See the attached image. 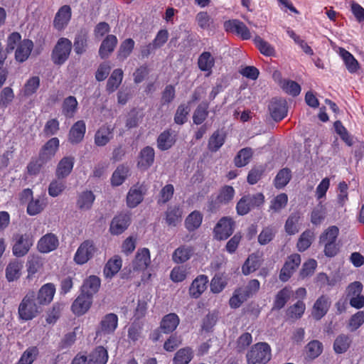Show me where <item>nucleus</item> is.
<instances>
[{"label": "nucleus", "mask_w": 364, "mask_h": 364, "mask_svg": "<svg viewBox=\"0 0 364 364\" xmlns=\"http://www.w3.org/2000/svg\"><path fill=\"white\" fill-rule=\"evenodd\" d=\"M71 18V9L69 6H63L56 13L53 25L54 27L61 31L64 29L68 24Z\"/></svg>", "instance_id": "21"}, {"label": "nucleus", "mask_w": 364, "mask_h": 364, "mask_svg": "<svg viewBox=\"0 0 364 364\" xmlns=\"http://www.w3.org/2000/svg\"><path fill=\"white\" fill-rule=\"evenodd\" d=\"M271 356L270 346L264 342L253 345L246 355L247 364H266L271 359Z\"/></svg>", "instance_id": "3"}, {"label": "nucleus", "mask_w": 364, "mask_h": 364, "mask_svg": "<svg viewBox=\"0 0 364 364\" xmlns=\"http://www.w3.org/2000/svg\"><path fill=\"white\" fill-rule=\"evenodd\" d=\"M182 210L179 207H168L166 212V222L169 226L175 227L181 221Z\"/></svg>", "instance_id": "44"}, {"label": "nucleus", "mask_w": 364, "mask_h": 364, "mask_svg": "<svg viewBox=\"0 0 364 364\" xmlns=\"http://www.w3.org/2000/svg\"><path fill=\"white\" fill-rule=\"evenodd\" d=\"M301 263V257L299 254L290 255L282 268L279 279L282 282H287L296 271Z\"/></svg>", "instance_id": "12"}, {"label": "nucleus", "mask_w": 364, "mask_h": 364, "mask_svg": "<svg viewBox=\"0 0 364 364\" xmlns=\"http://www.w3.org/2000/svg\"><path fill=\"white\" fill-rule=\"evenodd\" d=\"M198 65L201 71L207 72L206 75L209 76L215 65V58L210 52L204 51L198 57Z\"/></svg>", "instance_id": "32"}, {"label": "nucleus", "mask_w": 364, "mask_h": 364, "mask_svg": "<svg viewBox=\"0 0 364 364\" xmlns=\"http://www.w3.org/2000/svg\"><path fill=\"white\" fill-rule=\"evenodd\" d=\"M235 222L231 218H222L214 228L215 235L218 240H225L230 237L233 231Z\"/></svg>", "instance_id": "10"}, {"label": "nucleus", "mask_w": 364, "mask_h": 364, "mask_svg": "<svg viewBox=\"0 0 364 364\" xmlns=\"http://www.w3.org/2000/svg\"><path fill=\"white\" fill-rule=\"evenodd\" d=\"M59 240L56 235L47 233L40 238L37 244V248L42 253H48L58 248Z\"/></svg>", "instance_id": "13"}, {"label": "nucleus", "mask_w": 364, "mask_h": 364, "mask_svg": "<svg viewBox=\"0 0 364 364\" xmlns=\"http://www.w3.org/2000/svg\"><path fill=\"white\" fill-rule=\"evenodd\" d=\"M113 127L102 125L95 134V144L97 146H105L113 137Z\"/></svg>", "instance_id": "25"}, {"label": "nucleus", "mask_w": 364, "mask_h": 364, "mask_svg": "<svg viewBox=\"0 0 364 364\" xmlns=\"http://www.w3.org/2000/svg\"><path fill=\"white\" fill-rule=\"evenodd\" d=\"M118 43L117 38L112 34L107 36L102 41L100 49L99 55L102 58H107L114 50Z\"/></svg>", "instance_id": "29"}, {"label": "nucleus", "mask_w": 364, "mask_h": 364, "mask_svg": "<svg viewBox=\"0 0 364 364\" xmlns=\"http://www.w3.org/2000/svg\"><path fill=\"white\" fill-rule=\"evenodd\" d=\"M193 356L194 352L191 347L182 348L175 353L173 364H188Z\"/></svg>", "instance_id": "38"}, {"label": "nucleus", "mask_w": 364, "mask_h": 364, "mask_svg": "<svg viewBox=\"0 0 364 364\" xmlns=\"http://www.w3.org/2000/svg\"><path fill=\"white\" fill-rule=\"evenodd\" d=\"M43 266V260L38 256H33L28 261V277L31 278L37 273Z\"/></svg>", "instance_id": "60"}, {"label": "nucleus", "mask_w": 364, "mask_h": 364, "mask_svg": "<svg viewBox=\"0 0 364 364\" xmlns=\"http://www.w3.org/2000/svg\"><path fill=\"white\" fill-rule=\"evenodd\" d=\"M148 185L145 182L133 185L127 195V205L130 208H136L144 200L148 191Z\"/></svg>", "instance_id": "7"}, {"label": "nucleus", "mask_w": 364, "mask_h": 364, "mask_svg": "<svg viewBox=\"0 0 364 364\" xmlns=\"http://www.w3.org/2000/svg\"><path fill=\"white\" fill-rule=\"evenodd\" d=\"M260 284L257 279H252L248 284L237 289L242 294L243 299H248L255 295L259 289Z\"/></svg>", "instance_id": "53"}, {"label": "nucleus", "mask_w": 364, "mask_h": 364, "mask_svg": "<svg viewBox=\"0 0 364 364\" xmlns=\"http://www.w3.org/2000/svg\"><path fill=\"white\" fill-rule=\"evenodd\" d=\"M55 293V286L51 283H48L41 287L38 292L36 300L39 305L44 306L50 304Z\"/></svg>", "instance_id": "24"}, {"label": "nucleus", "mask_w": 364, "mask_h": 364, "mask_svg": "<svg viewBox=\"0 0 364 364\" xmlns=\"http://www.w3.org/2000/svg\"><path fill=\"white\" fill-rule=\"evenodd\" d=\"M33 48V43L31 40H23L16 47L15 52V58L19 63L26 61Z\"/></svg>", "instance_id": "26"}, {"label": "nucleus", "mask_w": 364, "mask_h": 364, "mask_svg": "<svg viewBox=\"0 0 364 364\" xmlns=\"http://www.w3.org/2000/svg\"><path fill=\"white\" fill-rule=\"evenodd\" d=\"M225 134L223 131L217 130L211 135L208 141V149L215 152L224 144Z\"/></svg>", "instance_id": "46"}, {"label": "nucleus", "mask_w": 364, "mask_h": 364, "mask_svg": "<svg viewBox=\"0 0 364 364\" xmlns=\"http://www.w3.org/2000/svg\"><path fill=\"white\" fill-rule=\"evenodd\" d=\"M291 179V171L288 168H283L279 171L274 178V186L277 188H284Z\"/></svg>", "instance_id": "57"}, {"label": "nucleus", "mask_w": 364, "mask_h": 364, "mask_svg": "<svg viewBox=\"0 0 364 364\" xmlns=\"http://www.w3.org/2000/svg\"><path fill=\"white\" fill-rule=\"evenodd\" d=\"M208 105L201 104L198 105L193 116V122L196 124H202L208 116Z\"/></svg>", "instance_id": "63"}, {"label": "nucleus", "mask_w": 364, "mask_h": 364, "mask_svg": "<svg viewBox=\"0 0 364 364\" xmlns=\"http://www.w3.org/2000/svg\"><path fill=\"white\" fill-rule=\"evenodd\" d=\"M123 79V71L122 69H115L112 73L107 82V90L113 92L122 83Z\"/></svg>", "instance_id": "48"}, {"label": "nucleus", "mask_w": 364, "mask_h": 364, "mask_svg": "<svg viewBox=\"0 0 364 364\" xmlns=\"http://www.w3.org/2000/svg\"><path fill=\"white\" fill-rule=\"evenodd\" d=\"M130 223V216L121 213L116 215L112 220L109 231L111 234L118 235L124 232Z\"/></svg>", "instance_id": "18"}, {"label": "nucleus", "mask_w": 364, "mask_h": 364, "mask_svg": "<svg viewBox=\"0 0 364 364\" xmlns=\"http://www.w3.org/2000/svg\"><path fill=\"white\" fill-rule=\"evenodd\" d=\"M314 232L309 230L304 231L299 237L297 242L299 251L304 252L311 245L314 239Z\"/></svg>", "instance_id": "55"}, {"label": "nucleus", "mask_w": 364, "mask_h": 364, "mask_svg": "<svg viewBox=\"0 0 364 364\" xmlns=\"http://www.w3.org/2000/svg\"><path fill=\"white\" fill-rule=\"evenodd\" d=\"M269 110L274 121H281L287 114V102L282 99H273L269 105Z\"/></svg>", "instance_id": "15"}, {"label": "nucleus", "mask_w": 364, "mask_h": 364, "mask_svg": "<svg viewBox=\"0 0 364 364\" xmlns=\"http://www.w3.org/2000/svg\"><path fill=\"white\" fill-rule=\"evenodd\" d=\"M255 43L262 54L266 56H274L275 55L274 47L260 37L257 36L255 38Z\"/></svg>", "instance_id": "56"}, {"label": "nucleus", "mask_w": 364, "mask_h": 364, "mask_svg": "<svg viewBox=\"0 0 364 364\" xmlns=\"http://www.w3.org/2000/svg\"><path fill=\"white\" fill-rule=\"evenodd\" d=\"M40 86V78L38 76H34L29 78L23 87V92L25 95L30 96L35 93Z\"/></svg>", "instance_id": "62"}, {"label": "nucleus", "mask_w": 364, "mask_h": 364, "mask_svg": "<svg viewBox=\"0 0 364 364\" xmlns=\"http://www.w3.org/2000/svg\"><path fill=\"white\" fill-rule=\"evenodd\" d=\"M97 250L94 242L91 240H86L77 249L73 260L76 264L82 265L95 256Z\"/></svg>", "instance_id": "5"}, {"label": "nucleus", "mask_w": 364, "mask_h": 364, "mask_svg": "<svg viewBox=\"0 0 364 364\" xmlns=\"http://www.w3.org/2000/svg\"><path fill=\"white\" fill-rule=\"evenodd\" d=\"M100 279L98 277L92 275L86 279L82 287V293L92 298L93 294L98 291L100 287Z\"/></svg>", "instance_id": "35"}, {"label": "nucleus", "mask_w": 364, "mask_h": 364, "mask_svg": "<svg viewBox=\"0 0 364 364\" xmlns=\"http://www.w3.org/2000/svg\"><path fill=\"white\" fill-rule=\"evenodd\" d=\"M264 203V196L261 193L244 196L237 203V213L240 215H245L247 214L252 208L259 207L263 205Z\"/></svg>", "instance_id": "4"}, {"label": "nucleus", "mask_w": 364, "mask_h": 364, "mask_svg": "<svg viewBox=\"0 0 364 364\" xmlns=\"http://www.w3.org/2000/svg\"><path fill=\"white\" fill-rule=\"evenodd\" d=\"M92 304V297L81 293L73 301L71 309L73 312L77 316L85 314L90 308Z\"/></svg>", "instance_id": "19"}, {"label": "nucleus", "mask_w": 364, "mask_h": 364, "mask_svg": "<svg viewBox=\"0 0 364 364\" xmlns=\"http://www.w3.org/2000/svg\"><path fill=\"white\" fill-rule=\"evenodd\" d=\"M38 354V350L36 347L28 348L22 354L17 364H32Z\"/></svg>", "instance_id": "59"}, {"label": "nucleus", "mask_w": 364, "mask_h": 364, "mask_svg": "<svg viewBox=\"0 0 364 364\" xmlns=\"http://www.w3.org/2000/svg\"><path fill=\"white\" fill-rule=\"evenodd\" d=\"M41 312V305L36 302V294L30 291L26 294L19 304L18 314L19 318L30 321L36 318Z\"/></svg>", "instance_id": "2"}, {"label": "nucleus", "mask_w": 364, "mask_h": 364, "mask_svg": "<svg viewBox=\"0 0 364 364\" xmlns=\"http://www.w3.org/2000/svg\"><path fill=\"white\" fill-rule=\"evenodd\" d=\"M72 48V43L70 40L61 38L55 45L53 53L52 60L56 65L63 64L68 58Z\"/></svg>", "instance_id": "8"}, {"label": "nucleus", "mask_w": 364, "mask_h": 364, "mask_svg": "<svg viewBox=\"0 0 364 364\" xmlns=\"http://www.w3.org/2000/svg\"><path fill=\"white\" fill-rule=\"evenodd\" d=\"M122 260L118 255H114L106 263L103 273L106 278H112L122 268Z\"/></svg>", "instance_id": "31"}, {"label": "nucleus", "mask_w": 364, "mask_h": 364, "mask_svg": "<svg viewBox=\"0 0 364 364\" xmlns=\"http://www.w3.org/2000/svg\"><path fill=\"white\" fill-rule=\"evenodd\" d=\"M86 132V124L83 120H78L71 127L68 133V141L72 144L81 142Z\"/></svg>", "instance_id": "20"}, {"label": "nucleus", "mask_w": 364, "mask_h": 364, "mask_svg": "<svg viewBox=\"0 0 364 364\" xmlns=\"http://www.w3.org/2000/svg\"><path fill=\"white\" fill-rule=\"evenodd\" d=\"M282 89L289 95L297 96L301 92L300 85L295 81L284 80L282 85Z\"/></svg>", "instance_id": "61"}, {"label": "nucleus", "mask_w": 364, "mask_h": 364, "mask_svg": "<svg viewBox=\"0 0 364 364\" xmlns=\"http://www.w3.org/2000/svg\"><path fill=\"white\" fill-rule=\"evenodd\" d=\"M288 203V196L286 193H280L275 196L270 201L269 211L274 213H280L281 210L287 206Z\"/></svg>", "instance_id": "47"}, {"label": "nucleus", "mask_w": 364, "mask_h": 364, "mask_svg": "<svg viewBox=\"0 0 364 364\" xmlns=\"http://www.w3.org/2000/svg\"><path fill=\"white\" fill-rule=\"evenodd\" d=\"M194 253V247L189 245H181L173 251L172 260L176 264H183L188 261Z\"/></svg>", "instance_id": "17"}, {"label": "nucleus", "mask_w": 364, "mask_h": 364, "mask_svg": "<svg viewBox=\"0 0 364 364\" xmlns=\"http://www.w3.org/2000/svg\"><path fill=\"white\" fill-rule=\"evenodd\" d=\"M151 263V256L149 250L147 248L139 249L132 262L134 271L144 272Z\"/></svg>", "instance_id": "14"}, {"label": "nucleus", "mask_w": 364, "mask_h": 364, "mask_svg": "<svg viewBox=\"0 0 364 364\" xmlns=\"http://www.w3.org/2000/svg\"><path fill=\"white\" fill-rule=\"evenodd\" d=\"M188 274L187 268L184 266H176L170 272V279L175 283L184 281Z\"/></svg>", "instance_id": "58"}, {"label": "nucleus", "mask_w": 364, "mask_h": 364, "mask_svg": "<svg viewBox=\"0 0 364 364\" xmlns=\"http://www.w3.org/2000/svg\"><path fill=\"white\" fill-rule=\"evenodd\" d=\"M117 326L118 316L113 313L106 314L99 323L95 338L101 340L102 337L113 334Z\"/></svg>", "instance_id": "6"}, {"label": "nucleus", "mask_w": 364, "mask_h": 364, "mask_svg": "<svg viewBox=\"0 0 364 364\" xmlns=\"http://www.w3.org/2000/svg\"><path fill=\"white\" fill-rule=\"evenodd\" d=\"M224 28L225 31L235 33L243 40L251 38L250 30L246 25L237 19H232L225 21Z\"/></svg>", "instance_id": "11"}, {"label": "nucleus", "mask_w": 364, "mask_h": 364, "mask_svg": "<svg viewBox=\"0 0 364 364\" xmlns=\"http://www.w3.org/2000/svg\"><path fill=\"white\" fill-rule=\"evenodd\" d=\"M300 218L299 212H294L288 217L284 225L285 231L288 235H293L299 232Z\"/></svg>", "instance_id": "39"}, {"label": "nucleus", "mask_w": 364, "mask_h": 364, "mask_svg": "<svg viewBox=\"0 0 364 364\" xmlns=\"http://www.w3.org/2000/svg\"><path fill=\"white\" fill-rule=\"evenodd\" d=\"M252 149L251 148L242 149L235 157L234 161L237 167H243L246 166L252 156Z\"/></svg>", "instance_id": "52"}, {"label": "nucleus", "mask_w": 364, "mask_h": 364, "mask_svg": "<svg viewBox=\"0 0 364 364\" xmlns=\"http://www.w3.org/2000/svg\"><path fill=\"white\" fill-rule=\"evenodd\" d=\"M23 264L18 261L11 262L6 269V277L9 282H13L19 278Z\"/></svg>", "instance_id": "49"}, {"label": "nucleus", "mask_w": 364, "mask_h": 364, "mask_svg": "<svg viewBox=\"0 0 364 364\" xmlns=\"http://www.w3.org/2000/svg\"><path fill=\"white\" fill-rule=\"evenodd\" d=\"M260 266V260L257 255L255 254L250 255L245 264L242 267V272L245 275H248L250 273L257 270Z\"/></svg>", "instance_id": "51"}, {"label": "nucleus", "mask_w": 364, "mask_h": 364, "mask_svg": "<svg viewBox=\"0 0 364 364\" xmlns=\"http://www.w3.org/2000/svg\"><path fill=\"white\" fill-rule=\"evenodd\" d=\"M331 302L329 299L326 296H321L315 302L313 309L312 316L317 320L321 319L327 313Z\"/></svg>", "instance_id": "28"}, {"label": "nucleus", "mask_w": 364, "mask_h": 364, "mask_svg": "<svg viewBox=\"0 0 364 364\" xmlns=\"http://www.w3.org/2000/svg\"><path fill=\"white\" fill-rule=\"evenodd\" d=\"M176 134L171 129H166L159 134L157 146L161 151L169 149L176 142Z\"/></svg>", "instance_id": "27"}, {"label": "nucleus", "mask_w": 364, "mask_h": 364, "mask_svg": "<svg viewBox=\"0 0 364 364\" xmlns=\"http://www.w3.org/2000/svg\"><path fill=\"white\" fill-rule=\"evenodd\" d=\"M179 322L178 316L174 313H171L163 317L160 327L165 333H171L177 328Z\"/></svg>", "instance_id": "36"}, {"label": "nucleus", "mask_w": 364, "mask_h": 364, "mask_svg": "<svg viewBox=\"0 0 364 364\" xmlns=\"http://www.w3.org/2000/svg\"><path fill=\"white\" fill-rule=\"evenodd\" d=\"M135 46V42L132 38H127L123 41L117 51V58L120 61H124L132 53Z\"/></svg>", "instance_id": "43"}, {"label": "nucleus", "mask_w": 364, "mask_h": 364, "mask_svg": "<svg viewBox=\"0 0 364 364\" xmlns=\"http://www.w3.org/2000/svg\"><path fill=\"white\" fill-rule=\"evenodd\" d=\"M154 157V149L149 146L144 147L140 152L138 166L141 168L147 169L153 164Z\"/></svg>", "instance_id": "34"}, {"label": "nucleus", "mask_w": 364, "mask_h": 364, "mask_svg": "<svg viewBox=\"0 0 364 364\" xmlns=\"http://www.w3.org/2000/svg\"><path fill=\"white\" fill-rule=\"evenodd\" d=\"M350 345V339L348 336L341 335L336 338L333 344V348L337 353H342L347 350Z\"/></svg>", "instance_id": "64"}, {"label": "nucleus", "mask_w": 364, "mask_h": 364, "mask_svg": "<svg viewBox=\"0 0 364 364\" xmlns=\"http://www.w3.org/2000/svg\"><path fill=\"white\" fill-rule=\"evenodd\" d=\"M327 215L325 205L320 201L313 209L311 213V222L314 225H320L325 220Z\"/></svg>", "instance_id": "42"}, {"label": "nucleus", "mask_w": 364, "mask_h": 364, "mask_svg": "<svg viewBox=\"0 0 364 364\" xmlns=\"http://www.w3.org/2000/svg\"><path fill=\"white\" fill-rule=\"evenodd\" d=\"M128 171L129 169L127 166L123 165L119 166L112 176V185L114 186L122 185L127 176Z\"/></svg>", "instance_id": "54"}, {"label": "nucleus", "mask_w": 364, "mask_h": 364, "mask_svg": "<svg viewBox=\"0 0 364 364\" xmlns=\"http://www.w3.org/2000/svg\"><path fill=\"white\" fill-rule=\"evenodd\" d=\"M60 145L58 138L53 137L49 139L41 148L39 154V161L46 163L50 161L57 152Z\"/></svg>", "instance_id": "16"}, {"label": "nucleus", "mask_w": 364, "mask_h": 364, "mask_svg": "<svg viewBox=\"0 0 364 364\" xmlns=\"http://www.w3.org/2000/svg\"><path fill=\"white\" fill-rule=\"evenodd\" d=\"M75 163L73 156H64L58 162L55 176L58 179L66 178L71 173Z\"/></svg>", "instance_id": "23"}, {"label": "nucleus", "mask_w": 364, "mask_h": 364, "mask_svg": "<svg viewBox=\"0 0 364 364\" xmlns=\"http://www.w3.org/2000/svg\"><path fill=\"white\" fill-rule=\"evenodd\" d=\"M78 102L74 96L64 99L62 104V114L66 118H73L77 110Z\"/></svg>", "instance_id": "37"}, {"label": "nucleus", "mask_w": 364, "mask_h": 364, "mask_svg": "<svg viewBox=\"0 0 364 364\" xmlns=\"http://www.w3.org/2000/svg\"><path fill=\"white\" fill-rule=\"evenodd\" d=\"M95 196L91 191L82 192L77 198V206L82 210H87L91 208Z\"/></svg>", "instance_id": "40"}, {"label": "nucleus", "mask_w": 364, "mask_h": 364, "mask_svg": "<svg viewBox=\"0 0 364 364\" xmlns=\"http://www.w3.org/2000/svg\"><path fill=\"white\" fill-rule=\"evenodd\" d=\"M208 277L204 274L198 275L191 283L189 287V294L191 297L197 299L207 289Z\"/></svg>", "instance_id": "22"}, {"label": "nucleus", "mask_w": 364, "mask_h": 364, "mask_svg": "<svg viewBox=\"0 0 364 364\" xmlns=\"http://www.w3.org/2000/svg\"><path fill=\"white\" fill-rule=\"evenodd\" d=\"M33 237L31 234L18 235L12 248L14 255L18 257L26 255L33 246Z\"/></svg>", "instance_id": "9"}, {"label": "nucleus", "mask_w": 364, "mask_h": 364, "mask_svg": "<svg viewBox=\"0 0 364 364\" xmlns=\"http://www.w3.org/2000/svg\"><path fill=\"white\" fill-rule=\"evenodd\" d=\"M340 230L336 225L326 228L319 235L318 243L323 247V253L328 257H335L339 252L338 235Z\"/></svg>", "instance_id": "1"}, {"label": "nucleus", "mask_w": 364, "mask_h": 364, "mask_svg": "<svg viewBox=\"0 0 364 364\" xmlns=\"http://www.w3.org/2000/svg\"><path fill=\"white\" fill-rule=\"evenodd\" d=\"M203 220V215L198 211H193L190 213L185 220V226L188 231H193L198 229Z\"/></svg>", "instance_id": "50"}, {"label": "nucleus", "mask_w": 364, "mask_h": 364, "mask_svg": "<svg viewBox=\"0 0 364 364\" xmlns=\"http://www.w3.org/2000/svg\"><path fill=\"white\" fill-rule=\"evenodd\" d=\"M47 201L44 196H38L32 198L27 205V213L29 215L34 216L41 213L46 207Z\"/></svg>", "instance_id": "33"}, {"label": "nucleus", "mask_w": 364, "mask_h": 364, "mask_svg": "<svg viewBox=\"0 0 364 364\" xmlns=\"http://www.w3.org/2000/svg\"><path fill=\"white\" fill-rule=\"evenodd\" d=\"M107 360V350L102 346L96 348L89 355V364H106Z\"/></svg>", "instance_id": "41"}, {"label": "nucleus", "mask_w": 364, "mask_h": 364, "mask_svg": "<svg viewBox=\"0 0 364 364\" xmlns=\"http://www.w3.org/2000/svg\"><path fill=\"white\" fill-rule=\"evenodd\" d=\"M339 55L344 62L347 70L351 73H355L360 69V65L354 56L345 48H340L338 51Z\"/></svg>", "instance_id": "30"}, {"label": "nucleus", "mask_w": 364, "mask_h": 364, "mask_svg": "<svg viewBox=\"0 0 364 364\" xmlns=\"http://www.w3.org/2000/svg\"><path fill=\"white\" fill-rule=\"evenodd\" d=\"M291 295H292V290L291 289L290 287H286L283 288L275 296L273 309H282L285 306L287 301L290 299Z\"/></svg>", "instance_id": "45"}]
</instances>
